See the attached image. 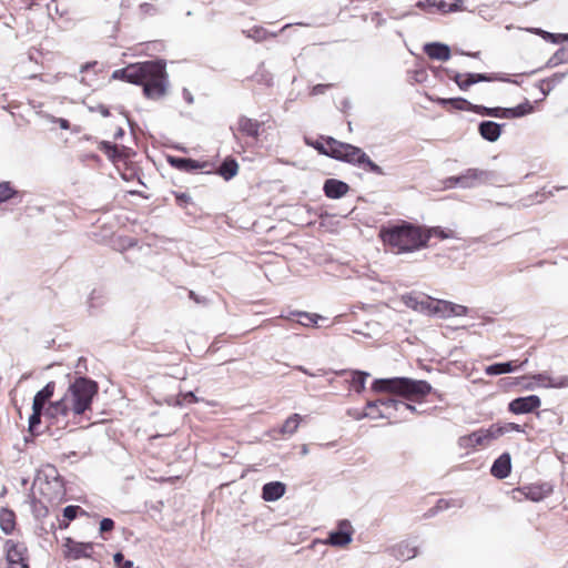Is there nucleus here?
Here are the masks:
<instances>
[{"mask_svg":"<svg viewBox=\"0 0 568 568\" xmlns=\"http://www.w3.org/2000/svg\"><path fill=\"white\" fill-rule=\"evenodd\" d=\"M98 383L88 377H78L68 388V403L75 415L83 414L91 407L93 397L98 394Z\"/></svg>","mask_w":568,"mask_h":568,"instance_id":"nucleus-5","label":"nucleus"},{"mask_svg":"<svg viewBox=\"0 0 568 568\" xmlns=\"http://www.w3.org/2000/svg\"><path fill=\"white\" fill-rule=\"evenodd\" d=\"M393 554L397 559L408 560L416 556L417 550L408 541H402L393 548Z\"/></svg>","mask_w":568,"mask_h":568,"instance_id":"nucleus-28","label":"nucleus"},{"mask_svg":"<svg viewBox=\"0 0 568 568\" xmlns=\"http://www.w3.org/2000/svg\"><path fill=\"white\" fill-rule=\"evenodd\" d=\"M379 236L396 254L417 251L425 247L429 241V235L424 234L422 226L405 221L382 229Z\"/></svg>","mask_w":568,"mask_h":568,"instance_id":"nucleus-2","label":"nucleus"},{"mask_svg":"<svg viewBox=\"0 0 568 568\" xmlns=\"http://www.w3.org/2000/svg\"><path fill=\"white\" fill-rule=\"evenodd\" d=\"M55 388L54 382H49L42 389H40L33 398L32 406L44 409L47 402L53 396Z\"/></svg>","mask_w":568,"mask_h":568,"instance_id":"nucleus-27","label":"nucleus"},{"mask_svg":"<svg viewBox=\"0 0 568 568\" xmlns=\"http://www.w3.org/2000/svg\"><path fill=\"white\" fill-rule=\"evenodd\" d=\"M424 52L433 60L448 61L450 59L449 45L442 42H430L424 45Z\"/></svg>","mask_w":568,"mask_h":568,"instance_id":"nucleus-18","label":"nucleus"},{"mask_svg":"<svg viewBox=\"0 0 568 568\" xmlns=\"http://www.w3.org/2000/svg\"><path fill=\"white\" fill-rule=\"evenodd\" d=\"M536 33L540 34L545 40L550 41L551 43H562L568 41V33H551L541 29H537Z\"/></svg>","mask_w":568,"mask_h":568,"instance_id":"nucleus-42","label":"nucleus"},{"mask_svg":"<svg viewBox=\"0 0 568 568\" xmlns=\"http://www.w3.org/2000/svg\"><path fill=\"white\" fill-rule=\"evenodd\" d=\"M4 550L8 568H29L28 548L23 542L8 539Z\"/></svg>","mask_w":568,"mask_h":568,"instance_id":"nucleus-8","label":"nucleus"},{"mask_svg":"<svg viewBox=\"0 0 568 568\" xmlns=\"http://www.w3.org/2000/svg\"><path fill=\"white\" fill-rule=\"evenodd\" d=\"M501 425H503V429H504L505 434L510 433V432H524L521 426L516 423H504Z\"/></svg>","mask_w":568,"mask_h":568,"instance_id":"nucleus-58","label":"nucleus"},{"mask_svg":"<svg viewBox=\"0 0 568 568\" xmlns=\"http://www.w3.org/2000/svg\"><path fill=\"white\" fill-rule=\"evenodd\" d=\"M348 190L347 183L336 179H327L323 185L324 194L329 199H341Z\"/></svg>","mask_w":568,"mask_h":568,"instance_id":"nucleus-17","label":"nucleus"},{"mask_svg":"<svg viewBox=\"0 0 568 568\" xmlns=\"http://www.w3.org/2000/svg\"><path fill=\"white\" fill-rule=\"evenodd\" d=\"M34 487L39 490L41 497L51 505H59L65 499V487L63 479L59 475H54L51 479L49 476L36 479Z\"/></svg>","mask_w":568,"mask_h":568,"instance_id":"nucleus-6","label":"nucleus"},{"mask_svg":"<svg viewBox=\"0 0 568 568\" xmlns=\"http://www.w3.org/2000/svg\"><path fill=\"white\" fill-rule=\"evenodd\" d=\"M64 547L67 548L65 556L73 560L90 558L93 551L92 542H78L71 538L67 539Z\"/></svg>","mask_w":568,"mask_h":568,"instance_id":"nucleus-13","label":"nucleus"},{"mask_svg":"<svg viewBox=\"0 0 568 568\" xmlns=\"http://www.w3.org/2000/svg\"><path fill=\"white\" fill-rule=\"evenodd\" d=\"M432 311L433 314L439 315L444 318L450 317V302L444 300H436Z\"/></svg>","mask_w":568,"mask_h":568,"instance_id":"nucleus-41","label":"nucleus"},{"mask_svg":"<svg viewBox=\"0 0 568 568\" xmlns=\"http://www.w3.org/2000/svg\"><path fill=\"white\" fill-rule=\"evenodd\" d=\"M114 528V520L111 519V518H103L101 521H100V531L103 534V532H109V531H112Z\"/></svg>","mask_w":568,"mask_h":568,"instance_id":"nucleus-56","label":"nucleus"},{"mask_svg":"<svg viewBox=\"0 0 568 568\" xmlns=\"http://www.w3.org/2000/svg\"><path fill=\"white\" fill-rule=\"evenodd\" d=\"M265 32L266 31L263 28H256L254 30V34L253 36L250 34L248 37H253L256 40H261L262 38H264Z\"/></svg>","mask_w":568,"mask_h":568,"instance_id":"nucleus-62","label":"nucleus"},{"mask_svg":"<svg viewBox=\"0 0 568 568\" xmlns=\"http://www.w3.org/2000/svg\"><path fill=\"white\" fill-rule=\"evenodd\" d=\"M19 191L11 186L10 182H0V204L19 196Z\"/></svg>","mask_w":568,"mask_h":568,"instance_id":"nucleus-36","label":"nucleus"},{"mask_svg":"<svg viewBox=\"0 0 568 568\" xmlns=\"http://www.w3.org/2000/svg\"><path fill=\"white\" fill-rule=\"evenodd\" d=\"M372 389L377 393L399 395L409 400H419L432 392V385L422 379L392 377L375 379Z\"/></svg>","mask_w":568,"mask_h":568,"instance_id":"nucleus-3","label":"nucleus"},{"mask_svg":"<svg viewBox=\"0 0 568 568\" xmlns=\"http://www.w3.org/2000/svg\"><path fill=\"white\" fill-rule=\"evenodd\" d=\"M504 126L505 124L487 120L479 123L478 132L484 140L495 142L499 139Z\"/></svg>","mask_w":568,"mask_h":568,"instance_id":"nucleus-19","label":"nucleus"},{"mask_svg":"<svg viewBox=\"0 0 568 568\" xmlns=\"http://www.w3.org/2000/svg\"><path fill=\"white\" fill-rule=\"evenodd\" d=\"M447 508H448V503L444 499H439L437 501V505L434 508L429 509L428 516H433V515L437 514L438 511L447 509Z\"/></svg>","mask_w":568,"mask_h":568,"instance_id":"nucleus-57","label":"nucleus"},{"mask_svg":"<svg viewBox=\"0 0 568 568\" xmlns=\"http://www.w3.org/2000/svg\"><path fill=\"white\" fill-rule=\"evenodd\" d=\"M352 376H353L352 385H353L355 392H357V393L363 392L365 388L366 378L369 376V374L366 372H363V371H353Z\"/></svg>","mask_w":568,"mask_h":568,"instance_id":"nucleus-38","label":"nucleus"},{"mask_svg":"<svg viewBox=\"0 0 568 568\" xmlns=\"http://www.w3.org/2000/svg\"><path fill=\"white\" fill-rule=\"evenodd\" d=\"M483 432L485 433L484 435H485L487 444L490 440L497 439L498 437L505 435L504 429H503V425L498 424V423L490 425L489 428L483 429Z\"/></svg>","mask_w":568,"mask_h":568,"instance_id":"nucleus-43","label":"nucleus"},{"mask_svg":"<svg viewBox=\"0 0 568 568\" xmlns=\"http://www.w3.org/2000/svg\"><path fill=\"white\" fill-rule=\"evenodd\" d=\"M514 371L513 362L495 363L486 368V373L491 376L507 374Z\"/></svg>","mask_w":568,"mask_h":568,"instance_id":"nucleus-33","label":"nucleus"},{"mask_svg":"<svg viewBox=\"0 0 568 568\" xmlns=\"http://www.w3.org/2000/svg\"><path fill=\"white\" fill-rule=\"evenodd\" d=\"M282 317L287 321H294V317H298V320L296 321L298 324L303 326H311L313 324H316V320L318 316L307 312L293 311L290 312L287 315H282Z\"/></svg>","mask_w":568,"mask_h":568,"instance_id":"nucleus-30","label":"nucleus"},{"mask_svg":"<svg viewBox=\"0 0 568 568\" xmlns=\"http://www.w3.org/2000/svg\"><path fill=\"white\" fill-rule=\"evenodd\" d=\"M519 490L525 495L527 499L532 501H540L551 494L552 486L548 483L532 484L529 486H524Z\"/></svg>","mask_w":568,"mask_h":568,"instance_id":"nucleus-15","label":"nucleus"},{"mask_svg":"<svg viewBox=\"0 0 568 568\" xmlns=\"http://www.w3.org/2000/svg\"><path fill=\"white\" fill-rule=\"evenodd\" d=\"M377 405L381 406V409H378L376 415L373 414V412H364L358 417H369L373 419H376V418L389 419L393 417V412L400 410V405H403V400L392 398V397L381 398L377 400L367 402L366 408L367 409L377 408Z\"/></svg>","mask_w":568,"mask_h":568,"instance_id":"nucleus-10","label":"nucleus"},{"mask_svg":"<svg viewBox=\"0 0 568 568\" xmlns=\"http://www.w3.org/2000/svg\"><path fill=\"white\" fill-rule=\"evenodd\" d=\"M508 108H488L484 105H477L476 113L484 115V116H493V118H499V119H510V115L508 114Z\"/></svg>","mask_w":568,"mask_h":568,"instance_id":"nucleus-32","label":"nucleus"},{"mask_svg":"<svg viewBox=\"0 0 568 568\" xmlns=\"http://www.w3.org/2000/svg\"><path fill=\"white\" fill-rule=\"evenodd\" d=\"M555 53L558 55L559 61H561L562 63H568V45L561 47Z\"/></svg>","mask_w":568,"mask_h":568,"instance_id":"nucleus-59","label":"nucleus"},{"mask_svg":"<svg viewBox=\"0 0 568 568\" xmlns=\"http://www.w3.org/2000/svg\"><path fill=\"white\" fill-rule=\"evenodd\" d=\"M174 196L176 204L184 210H187L189 205H193L192 197L187 193L175 192Z\"/></svg>","mask_w":568,"mask_h":568,"instance_id":"nucleus-46","label":"nucleus"},{"mask_svg":"<svg viewBox=\"0 0 568 568\" xmlns=\"http://www.w3.org/2000/svg\"><path fill=\"white\" fill-rule=\"evenodd\" d=\"M447 75L458 85L462 91H467L473 84L478 82H493V81H503V82H511L517 83L514 80H510L506 77H499L497 74H488V73H459L454 70H446Z\"/></svg>","mask_w":568,"mask_h":568,"instance_id":"nucleus-7","label":"nucleus"},{"mask_svg":"<svg viewBox=\"0 0 568 568\" xmlns=\"http://www.w3.org/2000/svg\"><path fill=\"white\" fill-rule=\"evenodd\" d=\"M435 304V301L430 300L429 297H426L424 300L419 301L418 312H425L428 314H433V306Z\"/></svg>","mask_w":568,"mask_h":568,"instance_id":"nucleus-49","label":"nucleus"},{"mask_svg":"<svg viewBox=\"0 0 568 568\" xmlns=\"http://www.w3.org/2000/svg\"><path fill=\"white\" fill-rule=\"evenodd\" d=\"M43 409L37 408L32 406V414L29 417V432L34 434L37 432V427L41 423Z\"/></svg>","mask_w":568,"mask_h":568,"instance_id":"nucleus-45","label":"nucleus"},{"mask_svg":"<svg viewBox=\"0 0 568 568\" xmlns=\"http://www.w3.org/2000/svg\"><path fill=\"white\" fill-rule=\"evenodd\" d=\"M286 491L285 484L281 481L266 483L262 488V498L265 501H276L283 497Z\"/></svg>","mask_w":568,"mask_h":568,"instance_id":"nucleus-21","label":"nucleus"},{"mask_svg":"<svg viewBox=\"0 0 568 568\" xmlns=\"http://www.w3.org/2000/svg\"><path fill=\"white\" fill-rule=\"evenodd\" d=\"M495 175V172L488 170L467 169L455 179V184H458V186L463 189H471L491 182Z\"/></svg>","mask_w":568,"mask_h":568,"instance_id":"nucleus-9","label":"nucleus"},{"mask_svg":"<svg viewBox=\"0 0 568 568\" xmlns=\"http://www.w3.org/2000/svg\"><path fill=\"white\" fill-rule=\"evenodd\" d=\"M437 103L446 108L449 105L455 110H467L476 113L477 104H473L464 98H438Z\"/></svg>","mask_w":568,"mask_h":568,"instance_id":"nucleus-22","label":"nucleus"},{"mask_svg":"<svg viewBox=\"0 0 568 568\" xmlns=\"http://www.w3.org/2000/svg\"><path fill=\"white\" fill-rule=\"evenodd\" d=\"M566 77V73H554L550 78L542 80V83H547V85L552 87V89L560 83Z\"/></svg>","mask_w":568,"mask_h":568,"instance_id":"nucleus-51","label":"nucleus"},{"mask_svg":"<svg viewBox=\"0 0 568 568\" xmlns=\"http://www.w3.org/2000/svg\"><path fill=\"white\" fill-rule=\"evenodd\" d=\"M239 172V164L236 160L232 156H227L221 163L219 169L216 170V174L222 176L224 180L229 181L233 179Z\"/></svg>","mask_w":568,"mask_h":568,"instance_id":"nucleus-26","label":"nucleus"},{"mask_svg":"<svg viewBox=\"0 0 568 568\" xmlns=\"http://www.w3.org/2000/svg\"><path fill=\"white\" fill-rule=\"evenodd\" d=\"M331 144L335 145V149L331 150L332 159L349 163L377 175H385L384 170L373 162L361 148L338 140H332Z\"/></svg>","mask_w":568,"mask_h":568,"instance_id":"nucleus-4","label":"nucleus"},{"mask_svg":"<svg viewBox=\"0 0 568 568\" xmlns=\"http://www.w3.org/2000/svg\"><path fill=\"white\" fill-rule=\"evenodd\" d=\"M534 378L541 383L547 382V384H546L547 387H555V388L568 387V376H560V377L552 378L549 375H547L546 373H540V374L535 375Z\"/></svg>","mask_w":568,"mask_h":568,"instance_id":"nucleus-31","label":"nucleus"},{"mask_svg":"<svg viewBox=\"0 0 568 568\" xmlns=\"http://www.w3.org/2000/svg\"><path fill=\"white\" fill-rule=\"evenodd\" d=\"M125 151H126V148L125 146H122L121 149L116 145V151L115 152H111V154L108 155V158L112 161V162H116V161H120V160H123L125 158Z\"/></svg>","mask_w":568,"mask_h":568,"instance_id":"nucleus-55","label":"nucleus"},{"mask_svg":"<svg viewBox=\"0 0 568 568\" xmlns=\"http://www.w3.org/2000/svg\"><path fill=\"white\" fill-rule=\"evenodd\" d=\"M511 470V458L508 453L501 454L490 468V473L498 479H504L509 476Z\"/></svg>","mask_w":568,"mask_h":568,"instance_id":"nucleus-20","label":"nucleus"},{"mask_svg":"<svg viewBox=\"0 0 568 568\" xmlns=\"http://www.w3.org/2000/svg\"><path fill=\"white\" fill-rule=\"evenodd\" d=\"M69 412H71V406L68 403V396H64L60 400L51 403L45 409L44 415L48 418H57L59 415L67 417Z\"/></svg>","mask_w":568,"mask_h":568,"instance_id":"nucleus-23","label":"nucleus"},{"mask_svg":"<svg viewBox=\"0 0 568 568\" xmlns=\"http://www.w3.org/2000/svg\"><path fill=\"white\" fill-rule=\"evenodd\" d=\"M165 67V62L159 59L131 63L114 70L112 79L143 85L144 95L148 99L158 100L166 94L169 82Z\"/></svg>","mask_w":568,"mask_h":568,"instance_id":"nucleus-1","label":"nucleus"},{"mask_svg":"<svg viewBox=\"0 0 568 568\" xmlns=\"http://www.w3.org/2000/svg\"><path fill=\"white\" fill-rule=\"evenodd\" d=\"M302 417L298 414L291 415L281 428V433L283 435H293L298 427Z\"/></svg>","mask_w":568,"mask_h":568,"instance_id":"nucleus-37","label":"nucleus"},{"mask_svg":"<svg viewBox=\"0 0 568 568\" xmlns=\"http://www.w3.org/2000/svg\"><path fill=\"white\" fill-rule=\"evenodd\" d=\"M16 527V516L14 513L10 509L2 508L0 510V528L1 530L9 535L13 531Z\"/></svg>","mask_w":568,"mask_h":568,"instance_id":"nucleus-29","label":"nucleus"},{"mask_svg":"<svg viewBox=\"0 0 568 568\" xmlns=\"http://www.w3.org/2000/svg\"><path fill=\"white\" fill-rule=\"evenodd\" d=\"M433 4L436 6L437 9L443 12H453V11H456L458 8L457 4H447L444 1H436V0H434Z\"/></svg>","mask_w":568,"mask_h":568,"instance_id":"nucleus-54","label":"nucleus"},{"mask_svg":"<svg viewBox=\"0 0 568 568\" xmlns=\"http://www.w3.org/2000/svg\"><path fill=\"white\" fill-rule=\"evenodd\" d=\"M99 150L101 152H103L105 155H109L111 154V152H115L116 151V144H113L109 141H101L99 143Z\"/></svg>","mask_w":568,"mask_h":568,"instance_id":"nucleus-53","label":"nucleus"},{"mask_svg":"<svg viewBox=\"0 0 568 568\" xmlns=\"http://www.w3.org/2000/svg\"><path fill=\"white\" fill-rule=\"evenodd\" d=\"M113 561L118 568H135L134 562L132 560L125 559L122 552H115L113 556Z\"/></svg>","mask_w":568,"mask_h":568,"instance_id":"nucleus-47","label":"nucleus"},{"mask_svg":"<svg viewBox=\"0 0 568 568\" xmlns=\"http://www.w3.org/2000/svg\"><path fill=\"white\" fill-rule=\"evenodd\" d=\"M353 527L346 519L338 523L337 529L328 534L326 542L335 547H344L352 542Z\"/></svg>","mask_w":568,"mask_h":568,"instance_id":"nucleus-11","label":"nucleus"},{"mask_svg":"<svg viewBox=\"0 0 568 568\" xmlns=\"http://www.w3.org/2000/svg\"><path fill=\"white\" fill-rule=\"evenodd\" d=\"M403 302L407 307L418 311L419 300L416 296L412 294L404 295Z\"/></svg>","mask_w":568,"mask_h":568,"instance_id":"nucleus-52","label":"nucleus"},{"mask_svg":"<svg viewBox=\"0 0 568 568\" xmlns=\"http://www.w3.org/2000/svg\"><path fill=\"white\" fill-rule=\"evenodd\" d=\"M424 234L425 235H429V239L432 236H437L440 240H446V239L454 237V232L453 231H450V230L445 231V230L440 229L439 226L430 227V229H424Z\"/></svg>","mask_w":568,"mask_h":568,"instance_id":"nucleus-44","label":"nucleus"},{"mask_svg":"<svg viewBox=\"0 0 568 568\" xmlns=\"http://www.w3.org/2000/svg\"><path fill=\"white\" fill-rule=\"evenodd\" d=\"M262 124L263 123L257 120L241 115L237 119V131L246 136L257 140Z\"/></svg>","mask_w":568,"mask_h":568,"instance_id":"nucleus-16","label":"nucleus"},{"mask_svg":"<svg viewBox=\"0 0 568 568\" xmlns=\"http://www.w3.org/2000/svg\"><path fill=\"white\" fill-rule=\"evenodd\" d=\"M541 405V400L537 395L517 397L508 405V410L513 414H528L537 409Z\"/></svg>","mask_w":568,"mask_h":568,"instance_id":"nucleus-12","label":"nucleus"},{"mask_svg":"<svg viewBox=\"0 0 568 568\" xmlns=\"http://www.w3.org/2000/svg\"><path fill=\"white\" fill-rule=\"evenodd\" d=\"M79 513H83L82 508L80 506H73L69 505L63 509V517L67 520H73L77 518Z\"/></svg>","mask_w":568,"mask_h":568,"instance_id":"nucleus-48","label":"nucleus"},{"mask_svg":"<svg viewBox=\"0 0 568 568\" xmlns=\"http://www.w3.org/2000/svg\"><path fill=\"white\" fill-rule=\"evenodd\" d=\"M183 98L187 104H192L194 101L192 93L187 89H183Z\"/></svg>","mask_w":568,"mask_h":568,"instance_id":"nucleus-64","label":"nucleus"},{"mask_svg":"<svg viewBox=\"0 0 568 568\" xmlns=\"http://www.w3.org/2000/svg\"><path fill=\"white\" fill-rule=\"evenodd\" d=\"M484 434L485 433L483 432L481 428L476 432H473L469 435L462 436L458 440L459 446L463 448H475L477 446L486 445L487 442Z\"/></svg>","mask_w":568,"mask_h":568,"instance_id":"nucleus-24","label":"nucleus"},{"mask_svg":"<svg viewBox=\"0 0 568 568\" xmlns=\"http://www.w3.org/2000/svg\"><path fill=\"white\" fill-rule=\"evenodd\" d=\"M253 79L260 83L264 84L266 87H271L273 84V75L270 71L265 69L264 62H262L256 72L253 75Z\"/></svg>","mask_w":568,"mask_h":568,"instance_id":"nucleus-34","label":"nucleus"},{"mask_svg":"<svg viewBox=\"0 0 568 568\" xmlns=\"http://www.w3.org/2000/svg\"><path fill=\"white\" fill-rule=\"evenodd\" d=\"M562 62L559 61V58L556 53L552 54V57L547 61L546 67L547 68H554L558 64H561Z\"/></svg>","mask_w":568,"mask_h":568,"instance_id":"nucleus-61","label":"nucleus"},{"mask_svg":"<svg viewBox=\"0 0 568 568\" xmlns=\"http://www.w3.org/2000/svg\"><path fill=\"white\" fill-rule=\"evenodd\" d=\"M467 313L468 308L466 306L450 302V316H465Z\"/></svg>","mask_w":568,"mask_h":568,"instance_id":"nucleus-50","label":"nucleus"},{"mask_svg":"<svg viewBox=\"0 0 568 568\" xmlns=\"http://www.w3.org/2000/svg\"><path fill=\"white\" fill-rule=\"evenodd\" d=\"M169 164L183 172H193L196 170L205 169L210 165L209 162H199L191 158H179V156H168Z\"/></svg>","mask_w":568,"mask_h":568,"instance_id":"nucleus-14","label":"nucleus"},{"mask_svg":"<svg viewBox=\"0 0 568 568\" xmlns=\"http://www.w3.org/2000/svg\"><path fill=\"white\" fill-rule=\"evenodd\" d=\"M332 140H335V139L332 136H328L325 139V143H322L320 141L312 142L310 140H306V143L308 145L313 146L315 150H317L320 154L332 158L333 153H331V150L335 149V145L331 144Z\"/></svg>","mask_w":568,"mask_h":568,"instance_id":"nucleus-35","label":"nucleus"},{"mask_svg":"<svg viewBox=\"0 0 568 568\" xmlns=\"http://www.w3.org/2000/svg\"><path fill=\"white\" fill-rule=\"evenodd\" d=\"M183 400L185 403L191 404V403L197 402V398L195 397V395L192 392H189V393L183 395Z\"/></svg>","mask_w":568,"mask_h":568,"instance_id":"nucleus-63","label":"nucleus"},{"mask_svg":"<svg viewBox=\"0 0 568 568\" xmlns=\"http://www.w3.org/2000/svg\"><path fill=\"white\" fill-rule=\"evenodd\" d=\"M331 84H316L312 89L313 95H318L325 93L326 89L329 88Z\"/></svg>","mask_w":568,"mask_h":568,"instance_id":"nucleus-60","label":"nucleus"},{"mask_svg":"<svg viewBox=\"0 0 568 568\" xmlns=\"http://www.w3.org/2000/svg\"><path fill=\"white\" fill-rule=\"evenodd\" d=\"M534 110L532 105L526 101L525 103H521L515 108H508V114L510 115V119L520 118L524 115H527L531 113Z\"/></svg>","mask_w":568,"mask_h":568,"instance_id":"nucleus-40","label":"nucleus"},{"mask_svg":"<svg viewBox=\"0 0 568 568\" xmlns=\"http://www.w3.org/2000/svg\"><path fill=\"white\" fill-rule=\"evenodd\" d=\"M31 508L37 519L45 518L49 515V508L42 499L33 498Z\"/></svg>","mask_w":568,"mask_h":568,"instance_id":"nucleus-39","label":"nucleus"},{"mask_svg":"<svg viewBox=\"0 0 568 568\" xmlns=\"http://www.w3.org/2000/svg\"><path fill=\"white\" fill-rule=\"evenodd\" d=\"M163 7L161 0L145 1L139 4L138 14L141 18L155 17L162 13Z\"/></svg>","mask_w":568,"mask_h":568,"instance_id":"nucleus-25","label":"nucleus"}]
</instances>
